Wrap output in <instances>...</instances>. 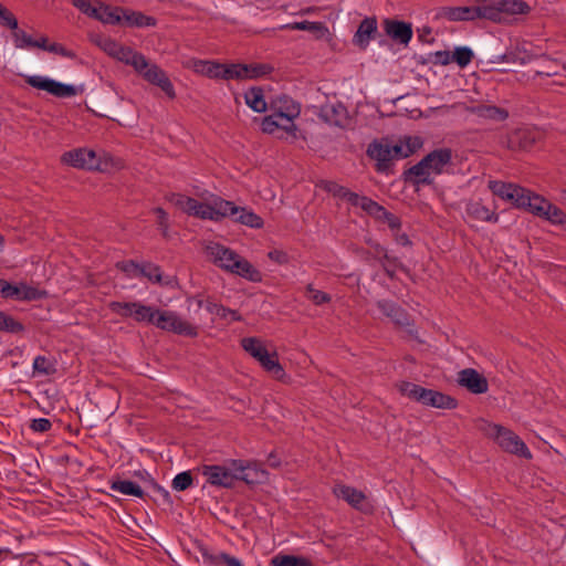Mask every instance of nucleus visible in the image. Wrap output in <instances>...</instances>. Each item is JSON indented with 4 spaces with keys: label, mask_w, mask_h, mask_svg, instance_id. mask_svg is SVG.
I'll return each mask as SVG.
<instances>
[{
    "label": "nucleus",
    "mask_w": 566,
    "mask_h": 566,
    "mask_svg": "<svg viewBox=\"0 0 566 566\" xmlns=\"http://www.w3.org/2000/svg\"><path fill=\"white\" fill-rule=\"evenodd\" d=\"M465 7H442L439 15L449 21L486 19L502 22L507 15L527 14L531 7L523 0H467Z\"/></svg>",
    "instance_id": "f257e3e1"
},
{
    "label": "nucleus",
    "mask_w": 566,
    "mask_h": 566,
    "mask_svg": "<svg viewBox=\"0 0 566 566\" xmlns=\"http://www.w3.org/2000/svg\"><path fill=\"white\" fill-rule=\"evenodd\" d=\"M114 57L127 65H130L150 84L160 87L170 99L176 97L174 85L166 72L158 65L149 63L144 54L134 51L129 46L119 44Z\"/></svg>",
    "instance_id": "f03ea898"
},
{
    "label": "nucleus",
    "mask_w": 566,
    "mask_h": 566,
    "mask_svg": "<svg viewBox=\"0 0 566 566\" xmlns=\"http://www.w3.org/2000/svg\"><path fill=\"white\" fill-rule=\"evenodd\" d=\"M483 430L489 437L493 438L503 450L525 459L532 457L526 444L512 430L495 423H486Z\"/></svg>",
    "instance_id": "7ed1b4c3"
},
{
    "label": "nucleus",
    "mask_w": 566,
    "mask_h": 566,
    "mask_svg": "<svg viewBox=\"0 0 566 566\" xmlns=\"http://www.w3.org/2000/svg\"><path fill=\"white\" fill-rule=\"evenodd\" d=\"M489 189L492 191L494 196L511 201L514 205V207L524 210L526 206H530V198L533 192L518 185L504 182L500 180L489 181Z\"/></svg>",
    "instance_id": "20e7f679"
},
{
    "label": "nucleus",
    "mask_w": 566,
    "mask_h": 566,
    "mask_svg": "<svg viewBox=\"0 0 566 566\" xmlns=\"http://www.w3.org/2000/svg\"><path fill=\"white\" fill-rule=\"evenodd\" d=\"M525 210L552 224L566 223V212L535 192H532L530 206H526Z\"/></svg>",
    "instance_id": "39448f33"
},
{
    "label": "nucleus",
    "mask_w": 566,
    "mask_h": 566,
    "mask_svg": "<svg viewBox=\"0 0 566 566\" xmlns=\"http://www.w3.org/2000/svg\"><path fill=\"white\" fill-rule=\"evenodd\" d=\"M153 325L160 329L174 332L187 337H196L198 335L197 327L180 318L171 311H160L157 308V315L153 321Z\"/></svg>",
    "instance_id": "423d86ee"
},
{
    "label": "nucleus",
    "mask_w": 566,
    "mask_h": 566,
    "mask_svg": "<svg viewBox=\"0 0 566 566\" xmlns=\"http://www.w3.org/2000/svg\"><path fill=\"white\" fill-rule=\"evenodd\" d=\"M269 108L271 112L276 113L281 120L286 123L284 126V132L287 134H292L295 137V132L297 129L294 124V118L300 116L301 106L297 102L291 98L287 95H282L272 99L270 102Z\"/></svg>",
    "instance_id": "0eeeda50"
},
{
    "label": "nucleus",
    "mask_w": 566,
    "mask_h": 566,
    "mask_svg": "<svg viewBox=\"0 0 566 566\" xmlns=\"http://www.w3.org/2000/svg\"><path fill=\"white\" fill-rule=\"evenodd\" d=\"M24 81L31 87L45 91L59 98L73 97L77 94V90L74 85L65 84L46 76L27 75L24 76Z\"/></svg>",
    "instance_id": "6e6552de"
},
{
    "label": "nucleus",
    "mask_w": 566,
    "mask_h": 566,
    "mask_svg": "<svg viewBox=\"0 0 566 566\" xmlns=\"http://www.w3.org/2000/svg\"><path fill=\"white\" fill-rule=\"evenodd\" d=\"M61 161L78 169L103 171V163L96 153L87 148H77L62 155Z\"/></svg>",
    "instance_id": "1a4fd4ad"
},
{
    "label": "nucleus",
    "mask_w": 566,
    "mask_h": 566,
    "mask_svg": "<svg viewBox=\"0 0 566 566\" xmlns=\"http://www.w3.org/2000/svg\"><path fill=\"white\" fill-rule=\"evenodd\" d=\"M0 295L4 300L39 301L45 298L48 296V292L45 290L30 286L24 282L11 284L7 280L2 279Z\"/></svg>",
    "instance_id": "9d476101"
},
{
    "label": "nucleus",
    "mask_w": 566,
    "mask_h": 566,
    "mask_svg": "<svg viewBox=\"0 0 566 566\" xmlns=\"http://www.w3.org/2000/svg\"><path fill=\"white\" fill-rule=\"evenodd\" d=\"M207 482L213 486L230 489L234 486L237 475L234 465L203 464L199 468Z\"/></svg>",
    "instance_id": "9b49d317"
},
{
    "label": "nucleus",
    "mask_w": 566,
    "mask_h": 566,
    "mask_svg": "<svg viewBox=\"0 0 566 566\" xmlns=\"http://www.w3.org/2000/svg\"><path fill=\"white\" fill-rule=\"evenodd\" d=\"M380 36L376 17H366L363 19L352 39V43L360 51H365L370 41Z\"/></svg>",
    "instance_id": "f8f14e48"
},
{
    "label": "nucleus",
    "mask_w": 566,
    "mask_h": 566,
    "mask_svg": "<svg viewBox=\"0 0 566 566\" xmlns=\"http://www.w3.org/2000/svg\"><path fill=\"white\" fill-rule=\"evenodd\" d=\"M367 156L376 161L378 172H387L392 166V156L387 139L374 140L366 150Z\"/></svg>",
    "instance_id": "ddd939ff"
},
{
    "label": "nucleus",
    "mask_w": 566,
    "mask_h": 566,
    "mask_svg": "<svg viewBox=\"0 0 566 566\" xmlns=\"http://www.w3.org/2000/svg\"><path fill=\"white\" fill-rule=\"evenodd\" d=\"M385 33L396 43L407 46L412 39V24L410 22L387 18L382 21Z\"/></svg>",
    "instance_id": "4468645a"
},
{
    "label": "nucleus",
    "mask_w": 566,
    "mask_h": 566,
    "mask_svg": "<svg viewBox=\"0 0 566 566\" xmlns=\"http://www.w3.org/2000/svg\"><path fill=\"white\" fill-rule=\"evenodd\" d=\"M234 465L237 481H243L249 485L261 483L266 475V472L259 469L255 462H247L243 460H231Z\"/></svg>",
    "instance_id": "2eb2a0df"
},
{
    "label": "nucleus",
    "mask_w": 566,
    "mask_h": 566,
    "mask_svg": "<svg viewBox=\"0 0 566 566\" xmlns=\"http://www.w3.org/2000/svg\"><path fill=\"white\" fill-rule=\"evenodd\" d=\"M422 161L434 176L441 175L447 171V167L452 166V149H433L422 158Z\"/></svg>",
    "instance_id": "dca6fc26"
},
{
    "label": "nucleus",
    "mask_w": 566,
    "mask_h": 566,
    "mask_svg": "<svg viewBox=\"0 0 566 566\" xmlns=\"http://www.w3.org/2000/svg\"><path fill=\"white\" fill-rule=\"evenodd\" d=\"M230 207V201L221 197H213L211 202H201V208L195 211V216L202 220L220 221L227 218V209Z\"/></svg>",
    "instance_id": "f3484780"
},
{
    "label": "nucleus",
    "mask_w": 566,
    "mask_h": 566,
    "mask_svg": "<svg viewBox=\"0 0 566 566\" xmlns=\"http://www.w3.org/2000/svg\"><path fill=\"white\" fill-rule=\"evenodd\" d=\"M402 177L406 184L412 185L417 190L420 186L434 184V175L427 168L422 159L405 170Z\"/></svg>",
    "instance_id": "a211bd4d"
},
{
    "label": "nucleus",
    "mask_w": 566,
    "mask_h": 566,
    "mask_svg": "<svg viewBox=\"0 0 566 566\" xmlns=\"http://www.w3.org/2000/svg\"><path fill=\"white\" fill-rule=\"evenodd\" d=\"M206 251L207 255L212 260V262L217 266L228 272V266H231V263H234L240 256L235 251L217 242L209 243L206 248Z\"/></svg>",
    "instance_id": "6ab92c4d"
},
{
    "label": "nucleus",
    "mask_w": 566,
    "mask_h": 566,
    "mask_svg": "<svg viewBox=\"0 0 566 566\" xmlns=\"http://www.w3.org/2000/svg\"><path fill=\"white\" fill-rule=\"evenodd\" d=\"M363 210L368 213L370 217L375 218L378 221L386 222L392 233L395 231H400L401 220L396 214L389 212L385 207L380 206L378 202L368 198L366 205Z\"/></svg>",
    "instance_id": "aec40b11"
},
{
    "label": "nucleus",
    "mask_w": 566,
    "mask_h": 566,
    "mask_svg": "<svg viewBox=\"0 0 566 566\" xmlns=\"http://www.w3.org/2000/svg\"><path fill=\"white\" fill-rule=\"evenodd\" d=\"M458 382L472 394H484L489 389L488 380L473 368H465L459 373Z\"/></svg>",
    "instance_id": "412c9836"
},
{
    "label": "nucleus",
    "mask_w": 566,
    "mask_h": 566,
    "mask_svg": "<svg viewBox=\"0 0 566 566\" xmlns=\"http://www.w3.org/2000/svg\"><path fill=\"white\" fill-rule=\"evenodd\" d=\"M377 308L388 318H390L398 326H408L410 324V316L406 310L399 304L389 300H379L376 303Z\"/></svg>",
    "instance_id": "4be33fe9"
},
{
    "label": "nucleus",
    "mask_w": 566,
    "mask_h": 566,
    "mask_svg": "<svg viewBox=\"0 0 566 566\" xmlns=\"http://www.w3.org/2000/svg\"><path fill=\"white\" fill-rule=\"evenodd\" d=\"M227 217H231L233 221L253 229L263 227V219L259 214L244 207L235 206L232 201H230V207L227 209Z\"/></svg>",
    "instance_id": "5701e85b"
},
{
    "label": "nucleus",
    "mask_w": 566,
    "mask_h": 566,
    "mask_svg": "<svg viewBox=\"0 0 566 566\" xmlns=\"http://www.w3.org/2000/svg\"><path fill=\"white\" fill-rule=\"evenodd\" d=\"M319 117L329 125L343 126L348 113L342 103H327L321 107Z\"/></svg>",
    "instance_id": "b1692460"
},
{
    "label": "nucleus",
    "mask_w": 566,
    "mask_h": 566,
    "mask_svg": "<svg viewBox=\"0 0 566 566\" xmlns=\"http://www.w3.org/2000/svg\"><path fill=\"white\" fill-rule=\"evenodd\" d=\"M325 189L331 192L334 197L348 201L354 207H360L361 209L366 205L369 197L360 196L356 192L350 191L344 186L338 185L335 181H328Z\"/></svg>",
    "instance_id": "393cba45"
},
{
    "label": "nucleus",
    "mask_w": 566,
    "mask_h": 566,
    "mask_svg": "<svg viewBox=\"0 0 566 566\" xmlns=\"http://www.w3.org/2000/svg\"><path fill=\"white\" fill-rule=\"evenodd\" d=\"M198 549L202 556L203 563L209 566H244L240 559L228 553L221 552L219 554H212L205 545H199Z\"/></svg>",
    "instance_id": "a878e982"
},
{
    "label": "nucleus",
    "mask_w": 566,
    "mask_h": 566,
    "mask_svg": "<svg viewBox=\"0 0 566 566\" xmlns=\"http://www.w3.org/2000/svg\"><path fill=\"white\" fill-rule=\"evenodd\" d=\"M467 112L478 117L491 119L494 122H504L509 118V112L505 108L495 105H473L468 106Z\"/></svg>",
    "instance_id": "bb28decb"
},
{
    "label": "nucleus",
    "mask_w": 566,
    "mask_h": 566,
    "mask_svg": "<svg viewBox=\"0 0 566 566\" xmlns=\"http://www.w3.org/2000/svg\"><path fill=\"white\" fill-rule=\"evenodd\" d=\"M537 140V134L530 129H516L509 138L512 149L528 150Z\"/></svg>",
    "instance_id": "cd10ccee"
},
{
    "label": "nucleus",
    "mask_w": 566,
    "mask_h": 566,
    "mask_svg": "<svg viewBox=\"0 0 566 566\" xmlns=\"http://www.w3.org/2000/svg\"><path fill=\"white\" fill-rule=\"evenodd\" d=\"M229 268V272L240 275L251 282H261L262 281V274L261 272L255 269L248 260L239 256L238 260L234 263H231V266Z\"/></svg>",
    "instance_id": "c85d7f7f"
},
{
    "label": "nucleus",
    "mask_w": 566,
    "mask_h": 566,
    "mask_svg": "<svg viewBox=\"0 0 566 566\" xmlns=\"http://www.w3.org/2000/svg\"><path fill=\"white\" fill-rule=\"evenodd\" d=\"M427 394L423 406L449 410L458 407V400L449 395L433 389H428Z\"/></svg>",
    "instance_id": "c756f323"
},
{
    "label": "nucleus",
    "mask_w": 566,
    "mask_h": 566,
    "mask_svg": "<svg viewBox=\"0 0 566 566\" xmlns=\"http://www.w3.org/2000/svg\"><path fill=\"white\" fill-rule=\"evenodd\" d=\"M467 214L483 222H497L499 216L480 201H470L465 207Z\"/></svg>",
    "instance_id": "7c9ffc66"
},
{
    "label": "nucleus",
    "mask_w": 566,
    "mask_h": 566,
    "mask_svg": "<svg viewBox=\"0 0 566 566\" xmlns=\"http://www.w3.org/2000/svg\"><path fill=\"white\" fill-rule=\"evenodd\" d=\"M334 493L338 499L345 500L354 509L361 510L360 505L364 503L366 496L361 491L348 485H337Z\"/></svg>",
    "instance_id": "2f4dec72"
},
{
    "label": "nucleus",
    "mask_w": 566,
    "mask_h": 566,
    "mask_svg": "<svg viewBox=\"0 0 566 566\" xmlns=\"http://www.w3.org/2000/svg\"><path fill=\"white\" fill-rule=\"evenodd\" d=\"M245 104L256 113L265 112L269 106L261 86H252L244 93Z\"/></svg>",
    "instance_id": "473e14b6"
},
{
    "label": "nucleus",
    "mask_w": 566,
    "mask_h": 566,
    "mask_svg": "<svg viewBox=\"0 0 566 566\" xmlns=\"http://www.w3.org/2000/svg\"><path fill=\"white\" fill-rule=\"evenodd\" d=\"M282 29L286 30H302V31H308L314 34L316 39H322L329 34L328 28L323 22H312V21H301V22H293L287 23L282 27Z\"/></svg>",
    "instance_id": "72a5a7b5"
},
{
    "label": "nucleus",
    "mask_w": 566,
    "mask_h": 566,
    "mask_svg": "<svg viewBox=\"0 0 566 566\" xmlns=\"http://www.w3.org/2000/svg\"><path fill=\"white\" fill-rule=\"evenodd\" d=\"M366 244H368L373 250L374 259L381 262L387 261L388 263L395 264L399 270L403 272H408V269L405 264H402L397 256H391L388 254V251L385 247H382L379 242L368 238L365 240Z\"/></svg>",
    "instance_id": "f704fd0d"
},
{
    "label": "nucleus",
    "mask_w": 566,
    "mask_h": 566,
    "mask_svg": "<svg viewBox=\"0 0 566 566\" xmlns=\"http://www.w3.org/2000/svg\"><path fill=\"white\" fill-rule=\"evenodd\" d=\"M157 20L154 17L146 15L142 12L132 11V10H123V23L128 27H155Z\"/></svg>",
    "instance_id": "c9c22d12"
},
{
    "label": "nucleus",
    "mask_w": 566,
    "mask_h": 566,
    "mask_svg": "<svg viewBox=\"0 0 566 566\" xmlns=\"http://www.w3.org/2000/svg\"><path fill=\"white\" fill-rule=\"evenodd\" d=\"M111 490L139 499H145L147 495L138 483L130 480L117 479L111 483Z\"/></svg>",
    "instance_id": "e433bc0d"
},
{
    "label": "nucleus",
    "mask_w": 566,
    "mask_h": 566,
    "mask_svg": "<svg viewBox=\"0 0 566 566\" xmlns=\"http://www.w3.org/2000/svg\"><path fill=\"white\" fill-rule=\"evenodd\" d=\"M123 10L120 7H112L103 2L99 3V12L97 20L105 24H122L123 23Z\"/></svg>",
    "instance_id": "4c0bfd02"
},
{
    "label": "nucleus",
    "mask_w": 566,
    "mask_h": 566,
    "mask_svg": "<svg viewBox=\"0 0 566 566\" xmlns=\"http://www.w3.org/2000/svg\"><path fill=\"white\" fill-rule=\"evenodd\" d=\"M255 359L266 371L272 373L274 376L281 377L284 374V369L281 366L275 352L270 354L268 349H265L260 354V356L255 357Z\"/></svg>",
    "instance_id": "58836bf2"
},
{
    "label": "nucleus",
    "mask_w": 566,
    "mask_h": 566,
    "mask_svg": "<svg viewBox=\"0 0 566 566\" xmlns=\"http://www.w3.org/2000/svg\"><path fill=\"white\" fill-rule=\"evenodd\" d=\"M398 390L402 396H406L413 401L424 405L426 395H428L427 388L410 381H401L398 385Z\"/></svg>",
    "instance_id": "ea45409f"
},
{
    "label": "nucleus",
    "mask_w": 566,
    "mask_h": 566,
    "mask_svg": "<svg viewBox=\"0 0 566 566\" xmlns=\"http://www.w3.org/2000/svg\"><path fill=\"white\" fill-rule=\"evenodd\" d=\"M169 201L190 216H195V211L198 208H201L200 201L181 193H171V196L169 197Z\"/></svg>",
    "instance_id": "a19ab883"
},
{
    "label": "nucleus",
    "mask_w": 566,
    "mask_h": 566,
    "mask_svg": "<svg viewBox=\"0 0 566 566\" xmlns=\"http://www.w3.org/2000/svg\"><path fill=\"white\" fill-rule=\"evenodd\" d=\"M271 566H313V563L303 556L277 554L271 559Z\"/></svg>",
    "instance_id": "79ce46f5"
},
{
    "label": "nucleus",
    "mask_w": 566,
    "mask_h": 566,
    "mask_svg": "<svg viewBox=\"0 0 566 566\" xmlns=\"http://www.w3.org/2000/svg\"><path fill=\"white\" fill-rule=\"evenodd\" d=\"M25 331V327L22 323L17 321L11 315L0 311V332L11 333V334H20Z\"/></svg>",
    "instance_id": "37998d69"
},
{
    "label": "nucleus",
    "mask_w": 566,
    "mask_h": 566,
    "mask_svg": "<svg viewBox=\"0 0 566 566\" xmlns=\"http://www.w3.org/2000/svg\"><path fill=\"white\" fill-rule=\"evenodd\" d=\"M284 126H286V123L281 120L274 112L261 119V130L265 134H273L277 129L284 130Z\"/></svg>",
    "instance_id": "c03bdc74"
},
{
    "label": "nucleus",
    "mask_w": 566,
    "mask_h": 566,
    "mask_svg": "<svg viewBox=\"0 0 566 566\" xmlns=\"http://www.w3.org/2000/svg\"><path fill=\"white\" fill-rule=\"evenodd\" d=\"M247 72L244 64L221 65L220 78L222 80H243Z\"/></svg>",
    "instance_id": "a18cd8bd"
},
{
    "label": "nucleus",
    "mask_w": 566,
    "mask_h": 566,
    "mask_svg": "<svg viewBox=\"0 0 566 566\" xmlns=\"http://www.w3.org/2000/svg\"><path fill=\"white\" fill-rule=\"evenodd\" d=\"M13 44L17 49H32L34 38L28 34L24 30L19 28L17 22V29H10Z\"/></svg>",
    "instance_id": "49530a36"
},
{
    "label": "nucleus",
    "mask_w": 566,
    "mask_h": 566,
    "mask_svg": "<svg viewBox=\"0 0 566 566\" xmlns=\"http://www.w3.org/2000/svg\"><path fill=\"white\" fill-rule=\"evenodd\" d=\"M221 63L210 61H199L195 64L196 72L210 78H220Z\"/></svg>",
    "instance_id": "de8ad7c7"
},
{
    "label": "nucleus",
    "mask_w": 566,
    "mask_h": 566,
    "mask_svg": "<svg viewBox=\"0 0 566 566\" xmlns=\"http://www.w3.org/2000/svg\"><path fill=\"white\" fill-rule=\"evenodd\" d=\"M156 315H157V308L147 306V305H143V304L136 302V306H135L134 315H133L135 321L147 322L149 324H153V321L156 317Z\"/></svg>",
    "instance_id": "09e8293b"
},
{
    "label": "nucleus",
    "mask_w": 566,
    "mask_h": 566,
    "mask_svg": "<svg viewBox=\"0 0 566 566\" xmlns=\"http://www.w3.org/2000/svg\"><path fill=\"white\" fill-rule=\"evenodd\" d=\"M473 57L474 53L469 46H457L452 53V61L460 67L468 66Z\"/></svg>",
    "instance_id": "8fccbe9b"
},
{
    "label": "nucleus",
    "mask_w": 566,
    "mask_h": 566,
    "mask_svg": "<svg viewBox=\"0 0 566 566\" xmlns=\"http://www.w3.org/2000/svg\"><path fill=\"white\" fill-rule=\"evenodd\" d=\"M241 346L249 353L253 358L260 356L263 350L266 349L261 339L256 337H245L241 339Z\"/></svg>",
    "instance_id": "3c124183"
},
{
    "label": "nucleus",
    "mask_w": 566,
    "mask_h": 566,
    "mask_svg": "<svg viewBox=\"0 0 566 566\" xmlns=\"http://www.w3.org/2000/svg\"><path fill=\"white\" fill-rule=\"evenodd\" d=\"M139 276L147 277L149 281L155 283L163 282L161 269L160 266L153 264L150 262L143 263L139 269Z\"/></svg>",
    "instance_id": "603ef678"
},
{
    "label": "nucleus",
    "mask_w": 566,
    "mask_h": 566,
    "mask_svg": "<svg viewBox=\"0 0 566 566\" xmlns=\"http://www.w3.org/2000/svg\"><path fill=\"white\" fill-rule=\"evenodd\" d=\"M92 41L112 57H114L119 45L115 40L104 35H95Z\"/></svg>",
    "instance_id": "864d4df0"
},
{
    "label": "nucleus",
    "mask_w": 566,
    "mask_h": 566,
    "mask_svg": "<svg viewBox=\"0 0 566 566\" xmlns=\"http://www.w3.org/2000/svg\"><path fill=\"white\" fill-rule=\"evenodd\" d=\"M99 1L93 4L90 0H73V6L90 18L96 19L99 12Z\"/></svg>",
    "instance_id": "5fc2aeb1"
},
{
    "label": "nucleus",
    "mask_w": 566,
    "mask_h": 566,
    "mask_svg": "<svg viewBox=\"0 0 566 566\" xmlns=\"http://www.w3.org/2000/svg\"><path fill=\"white\" fill-rule=\"evenodd\" d=\"M193 479L190 471L178 473L171 483L175 491L181 492L189 489L192 485Z\"/></svg>",
    "instance_id": "6e6d98bb"
},
{
    "label": "nucleus",
    "mask_w": 566,
    "mask_h": 566,
    "mask_svg": "<svg viewBox=\"0 0 566 566\" xmlns=\"http://www.w3.org/2000/svg\"><path fill=\"white\" fill-rule=\"evenodd\" d=\"M306 297L311 300L315 305H323L331 302V295L314 289L312 284L306 286Z\"/></svg>",
    "instance_id": "4d7b16f0"
},
{
    "label": "nucleus",
    "mask_w": 566,
    "mask_h": 566,
    "mask_svg": "<svg viewBox=\"0 0 566 566\" xmlns=\"http://www.w3.org/2000/svg\"><path fill=\"white\" fill-rule=\"evenodd\" d=\"M528 59L525 56H521L520 53L516 52H506L503 54L495 55L493 59L489 60V63H520L525 64L527 63Z\"/></svg>",
    "instance_id": "13d9d810"
},
{
    "label": "nucleus",
    "mask_w": 566,
    "mask_h": 566,
    "mask_svg": "<svg viewBox=\"0 0 566 566\" xmlns=\"http://www.w3.org/2000/svg\"><path fill=\"white\" fill-rule=\"evenodd\" d=\"M135 306L136 302H112L109 304V308L112 310V312L123 317L133 316Z\"/></svg>",
    "instance_id": "bf43d9fd"
},
{
    "label": "nucleus",
    "mask_w": 566,
    "mask_h": 566,
    "mask_svg": "<svg viewBox=\"0 0 566 566\" xmlns=\"http://www.w3.org/2000/svg\"><path fill=\"white\" fill-rule=\"evenodd\" d=\"M34 373L51 375L55 371L54 365L44 356H36L33 361Z\"/></svg>",
    "instance_id": "052dcab7"
},
{
    "label": "nucleus",
    "mask_w": 566,
    "mask_h": 566,
    "mask_svg": "<svg viewBox=\"0 0 566 566\" xmlns=\"http://www.w3.org/2000/svg\"><path fill=\"white\" fill-rule=\"evenodd\" d=\"M244 66L247 67L244 78H258L272 71V67L268 64H244Z\"/></svg>",
    "instance_id": "680f3d73"
},
{
    "label": "nucleus",
    "mask_w": 566,
    "mask_h": 566,
    "mask_svg": "<svg viewBox=\"0 0 566 566\" xmlns=\"http://www.w3.org/2000/svg\"><path fill=\"white\" fill-rule=\"evenodd\" d=\"M17 22L15 15L0 2V25L17 29Z\"/></svg>",
    "instance_id": "e2e57ef3"
},
{
    "label": "nucleus",
    "mask_w": 566,
    "mask_h": 566,
    "mask_svg": "<svg viewBox=\"0 0 566 566\" xmlns=\"http://www.w3.org/2000/svg\"><path fill=\"white\" fill-rule=\"evenodd\" d=\"M142 264L133 260L122 261L116 264L117 269L129 276H139V269Z\"/></svg>",
    "instance_id": "0e129e2a"
},
{
    "label": "nucleus",
    "mask_w": 566,
    "mask_h": 566,
    "mask_svg": "<svg viewBox=\"0 0 566 566\" xmlns=\"http://www.w3.org/2000/svg\"><path fill=\"white\" fill-rule=\"evenodd\" d=\"M205 307L210 314H214L222 319L228 318L230 313V308L209 300L206 302Z\"/></svg>",
    "instance_id": "69168bd1"
},
{
    "label": "nucleus",
    "mask_w": 566,
    "mask_h": 566,
    "mask_svg": "<svg viewBox=\"0 0 566 566\" xmlns=\"http://www.w3.org/2000/svg\"><path fill=\"white\" fill-rule=\"evenodd\" d=\"M147 475V484L149 485V488H151V490L154 491V493L160 495L164 500V502L166 503H171V497H170V494L169 492L164 489L161 485H159L151 476L149 473H146Z\"/></svg>",
    "instance_id": "338daca9"
},
{
    "label": "nucleus",
    "mask_w": 566,
    "mask_h": 566,
    "mask_svg": "<svg viewBox=\"0 0 566 566\" xmlns=\"http://www.w3.org/2000/svg\"><path fill=\"white\" fill-rule=\"evenodd\" d=\"M48 52L61 55L63 57H69V59L76 57V53L74 51L69 50L61 43H56V42L50 43V45L48 48Z\"/></svg>",
    "instance_id": "774afa93"
}]
</instances>
